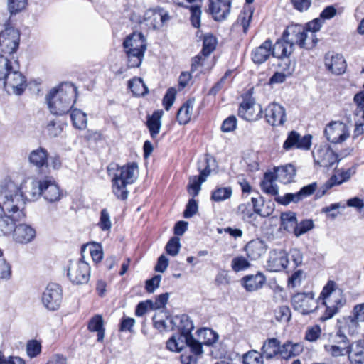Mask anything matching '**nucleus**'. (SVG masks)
Segmentation results:
<instances>
[{
	"instance_id": "f257e3e1",
	"label": "nucleus",
	"mask_w": 364,
	"mask_h": 364,
	"mask_svg": "<svg viewBox=\"0 0 364 364\" xmlns=\"http://www.w3.org/2000/svg\"><path fill=\"white\" fill-rule=\"evenodd\" d=\"M2 205L0 210L6 214L0 216V237L13 235L16 223L26 216L23 208L25 200L18 186L11 180L6 179L1 185Z\"/></svg>"
},
{
	"instance_id": "f03ea898",
	"label": "nucleus",
	"mask_w": 364,
	"mask_h": 364,
	"mask_svg": "<svg viewBox=\"0 0 364 364\" xmlns=\"http://www.w3.org/2000/svg\"><path fill=\"white\" fill-rule=\"evenodd\" d=\"M18 190L22 193L25 200L36 201L42 196L46 202L54 203L58 202L63 196V190L56 181L50 177L39 180L28 178L23 181Z\"/></svg>"
},
{
	"instance_id": "7ed1b4c3",
	"label": "nucleus",
	"mask_w": 364,
	"mask_h": 364,
	"mask_svg": "<svg viewBox=\"0 0 364 364\" xmlns=\"http://www.w3.org/2000/svg\"><path fill=\"white\" fill-rule=\"evenodd\" d=\"M77 96V87L72 83H62L53 88L46 96V101L51 113L63 115L73 107Z\"/></svg>"
},
{
	"instance_id": "20e7f679",
	"label": "nucleus",
	"mask_w": 364,
	"mask_h": 364,
	"mask_svg": "<svg viewBox=\"0 0 364 364\" xmlns=\"http://www.w3.org/2000/svg\"><path fill=\"white\" fill-rule=\"evenodd\" d=\"M188 347L191 353H184L181 355L182 364H196L198 356L203 353L201 343L193 336H186L180 332L171 336L166 342V348L171 351L180 352Z\"/></svg>"
},
{
	"instance_id": "39448f33",
	"label": "nucleus",
	"mask_w": 364,
	"mask_h": 364,
	"mask_svg": "<svg viewBox=\"0 0 364 364\" xmlns=\"http://www.w3.org/2000/svg\"><path fill=\"white\" fill-rule=\"evenodd\" d=\"M138 176V166L132 162L119 166L112 178L113 194L120 200H126L129 195L127 186L133 183Z\"/></svg>"
},
{
	"instance_id": "423d86ee",
	"label": "nucleus",
	"mask_w": 364,
	"mask_h": 364,
	"mask_svg": "<svg viewBox=\"0 0 364 364\" xmlns=\"http://www.w3.org/2000/svg\"><path fill=\"white\" fill-rule=\"evenodd\" d=\"M319 299L326 306V310L320 318L323 321L331 318L346 303L342 289L332 280L328 281L323 287Z\"/></svg>"
},
{
	"instance_id": "0eeeda50",
	"label": "nucleus",
	"mask_w": 364,
	"mask_h": 364,
	"mask_svg": "<svg viewBox=\"0 0 364 364\" xmlns=\"http://www.w3.org/2000/svg\"><path fill=\"white\" fill-rule=\"evenodd\" d=\"M123 45L128 58V66L130 68L139 67L146 50L144 36L141 33H133L126 38Z\"/></svg>"
},
{
	"instance_id": "6e6552de",
	"label": "nucleus",
	"mask_w": 364,
	"mask_h": 364,
	"mask_svg": "<svg viewBox=\"0 0 364 364\" xmlns=\"http://www.w3.org/2000/svg\"><path fill=\"white\" fill-rule=\"evenodd\" d=\"M326 341H323L325 353L331 357L337 358L346 355L350 347V341L341 330L336 333L324 334Z\"/></svg>"
},
{
	"instance_id": "1a4fd4ad",
	"label": "nucleus",
	"mask_w": 364,
	"mask_h": 364,
	"mask_svg": "<svg viewBox=\"0 0 364 364\" xmlns=\"http://www.w3.org/2000/svg\"><path fill=\"white\" fill-rule=\"evenodd\" d=\"M283 37L292 46L298 45L300 48L309 49L314 47L317 40L313 33L308 35L306 29L301 25H291L288 26L283 33Z\"/></svg>"
},
{
	"instance_id": "9d476101",
	"label": "nucleus",
	"mask_w": 364,
	"mask_h": 364,
	"mask_svg": "<svg viewBox=\"0 0 364 364\" xmlns=\"http://www.w3.org/2000/svg\"><path fill=\"white\" fill-rule=\"evenodd\" d=\"M67 275L73 284H87L90 277V267L83 258L70 260Z\"/></svg>"
},
{
	"instance_id": "9b49d317",
	"label": "nucleus",
	"mask_w": 364,
	"mask_h": 364,
	"mask_svg": "<svg viewBox=\"0 0 364 364\" xmlns=\"http://www.w3.org/2000/svg\"><path fill=\"white\" fill-rule=\"evenodd\" d=\"M63 301V289L55 283L47 285L41 296L43 306L48 311H56L61 305Z\"/></svg>"
},
{
	"instance_id": "f8f14e48",
	"label": "nucleus",
	"mask_w": 364,
	"mask_h": 364,
	"mask_svg": "<svg viewBox=\"0 0 364 364\" xmlns=\"http://www.w3.org/2000/svg\"><path fill=\"white\" fill-rule=\"evenodd\" d=\"M294 309L302 314H309L318 308L313 292L298 293L291 298Z\"/></svg>"
},
{
	"instance_id": "ddd939ff",
	"label": "nucleus",
	"mask_w": 364,
	"mask_h": 364,
	"mask_svg": "<svg viewBox=\"0 0 364 364\" xmlns=\"http://www.w3.org/2000/svg\"><path fill=\"white\" fill-rule=\"evenodd\" d=\"M170 20L168 12L162 8L147 10L141 23H144L148 28L158 29L161 28Z\"/></svg>"
},
{
	"instance_id": "4468645a",
	"label": "nucleus",
	"mask_w": 364,
	"mask_h": 364,
	"mask_svg": "<svg viewBox=\"0 0 364 364\" xmlns=\"http://www.w3.org/2000/svg\"><path fill=\"white\" fill-rule=\"evenodd\" d=\"M6 91L8 93L21 95L26 87V80L21 73L11 70L3 79Z\"/></svg>"
},
{
	"instance_id": "2eb2a0df",
	"label": "nucleus",
	"mask_w": 364,
	"mask_h": 364,
	"mask_svg": "<svg viewBox=\"0 0 364 364\" xmlns=\"http://www.w3.org/2000/svg\"><path fill=\"white\" fill-rule=\"evenodd\" d=\"M211 161L215 163L213 159L206 158L203 162L205 168H203L200 165L198 166V169L200 172V176H194L190 178L188 185V191L191 196L195 197L199 193L201 189V184L205 181L206 178L210 174V163Z\"/></svg>"
},
{
	"instance_id": "dca6fc26",
	"label": "nucleus",
	"mask_w": 364,
	"mask_h": 364,
	"mask_svg": "<svg viewBox=\"0 0 364 364\" xmlns=\"http://www.w3.org/2000/svg\"><path fill=\"white\" fill-rule=\"evenodd\" d=\"M327 139L333 144L344 141L349 137V132L346 124L341 122H331L325 129Z\"/></svg>"
},
{
	"instance_id": "f3484780",
	"label": "nucleus",
	"mask_w": 364,
	"mask_h": 364,
	"mask_svg": "<svg viewBox=\"0 0 364 364\" xmlns=\"http://www.w3.org/2000/svg\"><path fill=\"white\" fill-rule=\"evenodd\" d=\"M36 236L34 228L26 223L16 225L12 235L15 242L26 245L31 242Z\"/></svg>"
},
{
	"instance_id": "a211bd4d",
	"label": "nucleus",
	"mask_w": 364,
	"mask_h": 364,
	"mask_svg": "<svg viewBox=\"0 0 364 364\" xmlns=\"http://www.w3.org/2000/svg\"><path fill=\"white\" fill-rule=\"evenodd\" d=\"M289 259L283 250H273L269 252L267 268L270 272H279L287 267Z\"/></svg>"
},
{
	"instance_id": "6ab92c4d",
	"label": "nucleus",
	"mask_w": 364,
	"mask_h": 364,
	"mask_svg": "<svg viewBox=\"0 0 364 364\" xmlns=\"http://www.w3.org/2000/svg\"><path fill=\"white\" fill-rule=\"evenodd\" d=\"M312 136L309 134L301 137L300 134L295 131L291 132L286 141L284 142L283 148L285 150L296 148L308 150L311 145Z\"/></svg>"
},
{
	"instance_id": "aec40b11",
	"label": "nucleus",
	"mask_w": 364,
	"mask_h": 364,
	"mask_svg": "<svg viewBox=\"0 0 364 364\" xmlns=\"http://www.w3.org/2000/svg\"><path fill=\"white\" fill-rule=\"evenodd\" d=\"M265 118L272 126H281L286 121L284 108L277 103H271L265 109Z\"/></svg>"
},
{
	"instance_id": "412c9836",
	"label": "nucleus",
	"mask_w": 364,
	"mask_h": 364,
	"mask_svg": "<svg viewBox=\"0 0 364 364\" xmlns=\"http://www.w3.org/2000/svg\"><path fill=\"white\" fill-rule=\"evenodd\" d=\"M262 114V109L260 105L250 100L241 103L238 110L239 116L250 122L259 119Z\"/></svg>"
},
{
	"instance_id": "4be33fe9",
	"label": "nucleus",
	"mask_w": 364,
	"mask_h": 364,
	"mask_svg": "<svg viewBox=\"0 0 364 364\" xmlns=\"http://www.w3.org/2000/svg\"><path fill=\"white\" fill-rule=\"evenodd\" d=\"M317 188V183H312L304 186L301 190L295 193H286L283 198H278L277 203L284 205H289L291 202L298 203L303 198L312 195Z\"/></svg>"
},
{
	"instance_id": "5701e85b",
	"label": "nucleus",
	"mask_w": 364,
	"mask_h": 364,
	"mask_svg": "<svg viewBox=\"0 0 364 364\" xmlns=\"http://www.w3.org/2000/svg\"><path fill=\"white\" fill-rule=\"evenodd\" d=\"M315 162L323 167H331L338 161V156L329 147L320 146L313 152Z\"/></svg>"
},
{
	"instance_id": "b1692460",
	"label": "nucleus",
	"mask_w": 364,
	"mask_h": 364,
	"mask_svg": "<svg viewBox=\"0 0 364 364\" xmlns=\"http://www.w3.org/2000/svg\"><path fill=\"white\" fill-rule=\"evenodd\" d=\"M325 65L328 70L336 75L345 73L346 63L343 55L335 53H327L325 56Z\"/></svg>"
},
{
	"instance_id": "393cba45",
	"label": "nucleus",
	"mask_w": 364,
	"mask_h": 364,
	"mask_svg": "<svg viewBox=\"0 0 364 364\" xmlns=\"http://www.w3.org/2000/svg\"><path fill=\"white\" fill-rule=\"evenodd\" d=\"M209 9L215 21H222L226 18L230 11V2L229 0H209Z\"/></svg>"
},
{
	"instance_id": "a878e982",
	"label": "nucleus",
	"mask_w": 364,
	"mask_h": 364,
	"mask_svg": "<svg viewBox=\"0 0 364 364\" xmlns=\"http://www.w3.org/2000/svg\"><path fill=\"white\" fill-rule=\"evenodd\" d=\"M272 41L268 39L252 51V60L256 64H262L272 55Z\"/></svg>"
},
{
	"instance_id": "bb28decb",
	"label": "nucleus",
	"mask_w": 364,
	"mask_h": 364,
	"mask_svg": "<svg viewBox=\"0 0 364 364\" xmlns=\"http://www.w3.org/2000/svg\"><path fill=\"white\" fill-rule=\"evenodd\" d=\"M277 180L274 173L272 172H267L264 174V178L262 181L260 186L262 190L267 194L274 196L275 201L277 202L278 198H283L284 196L279 195V188L275 183Z\"/></svg>"
},
{
	"instance_id": "cd10ccee",
	"label": "nucleus",
	"mask_w": 364,
	"mask_h": 364,
	"mask_svg": "<svg viewBox=\"0 0 364 364\" xmlns=\"http://www.w3.org/2000/svg\"><path fill=\"white\" fill-rule=\"evenodd\" d=\"M242 285L247 291H255L261 289L266 282V277L261 272L244 277Z\"/></svg>"
},
{
	"instance_id": "c85d7f7f",
	"label": "nucleus",
	"mask_w": 364,
	"mask_h": 364,
	"mask_svg": "<svg viewBox=\"0 0 364 364\" xmlns=\"http://www.w3.org/2000/svg\"><path fill=\"white\" fill-rule=\"evenodd\" d=\"M360 322H364V304L356 305L353 309V315L346 318V327H348L350 334L356 332Z\"/></svg>"
},
{
	"instance_id": "c756f323",
	"label": "nucleus",
	"mask_w": 364,
	"mask_h": 364,
	"mask_svg": "<svg viewBox=\"0 0 364 364\" xmlns=\"http://www.w3.org/2000/svg\"><path fill=\"white\" fill-rule=\"evenodd\" d=\"M279 182L287 184L294 181L296 176V169L291 164L277 167L272 172Z\"/></svg>"
},
{
	"instance_id": "7c9ffc66",
	"label": "nucleus",
	"mask_w": 364,
	"mask_h": 364,
	"mask_svg": "<svg viewBox=\"0 0 364 364\" xmlns=\"http://www.w3.org/2000/svg\"><path fill=\"white\" fill-rule=\"evenodd\" d=\"M347 355L352 364H364V341L350 343Z\"/></svg>"
},
{
	"instance_id": "2f4dec72",
	"label": "nucleus",
	"mask_w": 364,
	"mask_h": 364,
	"mask_svg": "<svg viewBox=\"0 0 364 364\" xmlns=\"http://www.w3.org/2000/svg\"><path fill=\"white\" fill-rule=\"evenodd\" d=\"M245 250L248 257L252 260H256L266 252L267 247L262 240H253L245 245Z\"/></svg>"
},
{
	"instance_id": "473e14b6",
	"label": "nucleus",
	"mask_w": 364,
	"mask_h": 364,
	"mask_svg": "<svg viewBox=\"0 0 364 364\" xmlns=\"http://www.w3.org/2000/svg\"><path fill=\"white\" fill-rule=\"evenodd\" d=\"M302 351L303 346L300 343L287 341L282 346L280 345L279 356L283 359H289L299 355Z\"/></svg>"
},
{
	"instance_id": "72a5a7b5",
	"label": "nucleus",
	"mask_w": 364,
	"mask_h": 364,
	"mask_svg": "<svg viewBox=\"0 0 364 364\" xmlns=\"http://www.w3.org/2000/svg\"><path fill=\"white\" fill-rule=\"evenodd\" d=\"M272 55L274 57L282 58L284 57H289L293 52V48L289 44L284 37L277 40L274 46L272 45Z\"/></svg>"
},
{
	"instance_id": "f704fd0d",
	"label": "nucleus",
	"mask_w": 364,
	"mask_h": 364,
	"mask_svg": "<svg viewBox=\"0 0 364 364\" xmlns=\"http://www.w3.org/2000/svg\"><path fill=\"white\" fill-rule=\"evenodd\" d=\"M280 342L277 338H269L264 341L262 347V354L267 359L279 356Z\"/></svg>"
},
{
	"instance_id": "c9c22d12",
	"label": "nucleus",
	"mask_w": 364,
	"mask_h": 364,
	"mask_svg": "<svg viewBox=\"0 0 364 364\" xmlns=\"http://www.w3.org/2000/svg\"><path fill=\"white\" fill-rule=\"evenodd\" d=\"M194 99L188 100L178 109L177 120L180 124H186L191 119L194 107Z\"/></svg>"
},
{
	"instance_id": "e433bc0d",
	"label": "nucleus",
	"mask_w": 364,
	"mask_h": 364,
	"mask_svg": "<svg viewBox=\"0 0 364 364\" xmlns=\"http://www.w3.org/2000/svg\"><path fill=\"white\" fill-rule=\"evenodd\" d=\"M162 110L155 111L152 115L149 116L147 119V127L149 128L151 136L155 139L159 134L161 127Z\"/></svg>"
},
{
	"instance_id": "4c0bfd02",
	"label": "nucleus",
	"mask_w": 364,
	"mask_h": 364,
	"mask_svg": "<svg viewBox=\"0 0 364 364\" xmlns=\"http://www.w3.org/2000/svg\"><path fill=\"white\" fill-rule=\"evenodd\" d=\"M29 161L37 168H41L48 163V153L43 148H38L31 152Z\"/></svg>"
},
{
	"instance_id": "58836bf2",
	"label": "nucleus",
	"mask_w": 364,
	"mask_h": 364,
	"mask_svg": "<svg viewBox=\"0 0 364 364\" xmlns=\"http://www.w3.org/2000/svg\"><path fill=\"white\" fill-rule=\"evenodd\" d=\"M73 125L79 129H85L87 124V114L78 109H73L70 114Z\"/></svg>"
},
{
	"instance_id": "ea45409f",
	"label": "nucleus",
	"mask_w": 364,
	"mask_h": 364,
	"mask_svg": "<svg viewBox=\"0 0 364 364\" xmlns=\"http://www.w3.org/2000/svg\"><path fill=\"white\" fill-rule=\"evenodd\" d=\"M281 225L287 231H295L297 220L296 214L293 212H286L281 214Z\"/></svg>"
},
{
	"instance_id": "a19ab883",
	"label": "nucleus",
	"mask_w": 364,
	"mask_h": 364,
	"mask_svg": "<svg viewBox=\"0 0 364 364\" xmlns=\"http://www.w3.org/2000/svg\"><path fill=\"white\" fill-rule=\"evenodd\" d=\"M232 194L231 187H218L212 192L211 199L215 202H221L230 198Z\"/></svg>"
},
{
	"instance_id": "79ce46f5",
	"label": "nucleus",
	"mask_w": 364,
	"mask_h": 364,
	"mask_svg": "<svg viewBox=\"0 0 364 364\" xmlns=\"http://www.w3.org/2000/svg\"><path fill=\"white\" fill-rule=\"evenodd\" d=\"M129 87L137 96H143L148 92V88L141 78H134L129 82Z\"/></svg>"
},
{
	"instance_id": "37998d69",
	"label": "nucleus",
	"mask_w": 364,
	"mask_h": 364,
	"mask_svg": "<svg viewBox=\"0 0 364 364\" xmlns=\"http://www.w3.org/2000/svg\"><path fill=\"white\" fill-rule=\"evenodd\" d=\"M28 5V0H7V9L11 15L23 11Z\"/></svg>"
},
{
	"instance_id": "c03bdc74",
	"label": "nucleus",
	"mask_w": 364,
	"mask_h": 364,
	"mask_svg": "<svg viewBox=\"0 0 364 364\" xmlns=\"http://www.w3.org/2000/svg\"><path fill=\"white\" fill-rule=\"evenodd\" d=\"M243 364H263V355L256 350H250L242 356Z\"/></svg>"
},
{
	"instance_id": "a18cd8bd",
	"label": "nucleus",
	"mask_w": 364,
	"mask_h": 364,
	"mask_svg": "<svg viewBox=\"0 0 364 364\" xmlns=\"http://www.w3.org/2000/svg\"><path fill=\"white\" fill-rule=\"evenodd\" d=\"M176 320L180 321L178 331L186 336H192L191 331L193 329V324L192 321H191L189 318L185 315L182 316L181 318L176 317L175 321Z\"/></svg>"
},
{
	"instance_id": "49530a36",
	"label": "nucleus",
	"mask_w": 364,
	"mask_h": 364,
	"mask_svg": "<svg viewBox=\"0 0 364 364\" xmlns=\"http://www.w3.org/2000/svg\"><path fill=\"white\" fill-rule=\"evenodd\" d=\"M216 44L217 41L213 36L205 35L203 38V55L208 56L215 49Z\"/></svg>"
},
{
	"instance_id": "de8ad7c7",
	"label": "nucleus",
	"mask_w": 364,
	"mask_h": 364,
	"mask_svg": "<svg viewBox=\"0 0 364 364\" xmlns=\"http://www.w3.org/2000/svg\"><path fill=\"white\" fill-rule=\"evenodd\" d=\"M97 225L102 231H110L112 224L110 215L106 208H104L101 210L100 220Z\"/></svg>"
},
{
	"instance_id": "09e8293b",
	"label": "nucleus",
	"mask_w": 364,
	"mask_h": 364,
	"mask_svg": "<svg viewBox=\"0 0 364 364\" xmlns=\"http://www.w3.org/2000/svg\"><path fill=\"white\" fill-rule=\"evenodd\" d=\"M253 11L250 9L242 10L238 16L237 23L242 26L245 33L248 30L250 23L252 20Z\"/></svg>"
},
{
	"instance_id": "8fccbe9b",
	"label": "nucleus",
	"mask_w": 364,
	"mask_h": 364,
	"mask_svg": "<svg viewBox=\"0 0 364 364\" xmlns=\"http://www.w3.org/2000/svg\"><path fill=\"white\" fill-rule=\"evenodd\" d=\"M250 267V263L243 256L235 257L231 262V267L235 272L245 270Z\"/></svg>"
},
{
	"instance_id": "3c124183",
	"label": "nucleus",
	"mask_w": 364,
	"mask_h": 364,
	"mask_svg": "<svg viewBox=\"0 0 364 364\" xmlns=\"http://www.w3.org/2000/svg\"><path fill=\"white\" fill-rule=\"evenodd\" d=\"M321 328L319 325L309 327L305 333V339L310 342L316 341L321 336Z\"/></svg>"
},
{
	"instance_id": "603ef678",
	"label": "nucleus",
	"mask_w": 364,
	"mask_h": 364,
	"mask_svg": "<svg viewBox=\"0 0 364 364\" xmlns=\"http://www.w3.org/2000/svg\"><path fill=\"white\" fill-rule=\"evenodd\" d=\"M181 247L180 239L173 237L168 242L166 245V252L171 256H176Z\"/></svg>"
},
{
	"instance_id": "864d4df0",
	"label": "nucleus",
	"mask_w": 364,
	"mask_h": 364,
	"mask_svg": "<svg viewBox=\"0 0 364 364\" xmlns=\"http://www.w3.org/2000/svg\"><path fill=\"white\" fill-rule=\"evenodd\" d=\"M199 335L203 336L205 338L203 343L205 345H212L218 339V335L210 328H204L199 331Z\"/></svg>"
},
{
	"instance_id": "5fc2aeb1",
	"label": "nucleus",
	"mask_w": 364,
	"mask_h": 364,
	"mask_svg": "<svg viewBox=\"0 0 364 364\" xmlns=\"http://www.w3.org/2000/svg\"><path fill=\"white\" fill-rule=\"evenodd\" d=\"M153 319L155 327L161 331L168 330V328L173 329L176 325V321L172 318H166V320H158L156 316H154Z\"/></svg>"
},
{
	"instance_id": "6e6d98bb",
	"label": "nucleus",
	"mask_w": 364,
	"mask_h": 364,
	"mask_svg": "<svg viewBox=\"0 0 364 364\" xmlns=\"http://www.w3.org/2000/svg\"><path fill=\"white\" fill-rule=\"evenodd\" d=\"M279 65L283 73L290 76L295 70V62L291 61L288 57L282 58Z\"/></svg>"
},
{
	"instance_id": "4d7b16f0",
	"label": "nucleus",
	"mask_w": 364,
	"mask_h": 364,
	"mask_svg": "<svg viewBox=\"0 0 364 364\" xmlns=\"http://www.w3.org/2000/svg\"><path fill=\"white\" fill-rule=\"evenodd\" d=\"M11 62L7 56L0 55V80L5 78L6 75L12 70Z\"/></svg>"
},
{
	"instance_id": "13d9d810",
	"label": "nucleus",
	"mask_w": 364,
	"mask_h": 364,
	"mask_svg": "<svg viewBox=\"0 0 364 364\" xmlns=\"http://www.w3.org/2000/svg\"><path fill=\"white\" fill-rule=\"evenodd\" d=\"M343 183L342 179H339V177L337 176H333L318 191L316 195L318 197L323 196L326 192L331 188L335 185H340Z\"/></svg>"
},
{
	"instance_id": "bf43d9fd",
	"label": "nucleus",
	"mask_w": 364,
	"mask_h": 364,
	"mask_svg": "<svg viewBox=\"0 0 364 364\" xmlns=\"http://www.w3.org/2000/svg\"><path fill=\"white\" fill-rule=\"evenodd\" d=\"M314 227L313 221L311 220H305L301 222L299 224H296L294 234L296 237H299L301 235L306 233L309 230H311Z\"/></svg>"
},
{
	"instance_id": "052dcab7",
	"label": "nucleus",
	"mask_w": 364,
	"mask_h": 364,
	"mask_svg": "<svg viewBox=\"0 0 364 364\" xmlns=\"http://www.w3.org/2000/svg\"><path fill=\"white\" fill-rule=\"evenodd\" d=\"M176 90L173 87L168 89L163 99V105L166 110H168L173 105L176 98Z\"/></svg>"
},
{
	"instance_id": "680f3d73",
	"label": "nucleus",
	"mask_w": 364,
	"mask_h": 364,
	"mask_svg": "<svg viewBox=\"0 0 364 364\" xmlns=\"http://www.w3.org/2000/svg\"><path fill=\"white\" fill-rule=\"evenodd\" d=\"M41 350V346L40 343L37 341H30L28 342L26 346L27 355L30 358H34L37 356Z\"/></svg>"
},
{
	"instance_id": "e2e57ef3",
	"label": "nucleus",
	"mask_w": 364,
	"mask_h": 364,
	"mask_svg": "<svg viewBox=\"0 0 364 364\" xmlns=\"http://www.w3.org/2000/svg\"><path fill=\"white\" fill-rule=\"evenodd\" d=\"M11 275L10 264L0 256V279H9Z\"/></svg>"
},
{
	"instance_id": "0e129e2a",
	"label": "nucleus",
	"mask_w": 364,
	"mask_h": 364,
	"mask_svg": "<svg viewBox=\"0 0 364 364\" xmlns=\"http://www.w3.org/2000/svg\"><path fill=\"white\" fill-rule=\"evenodd\" d=\"M103 319L100 315H95L88 323V329L90 331H96L103 328Z\"/></svg>"
},
{
	"instance_id": "69168bd1",
	"label": "nucleus",
	"mask_w": 364,
	"mask_h": 364,
	"mask_svg": "<svg viewBox=\"0 0 364 364\" xmlns=\"http://www.w3.org/2000/svg\"><path fill=\"white\" fill-rule=\"evenodd\" d=\"M198 203L193 198L190 199L186 205V210L183 213V216L186 218H189L193 216L198 212Z\"/></svg>"
},
{
	"instance_id": "338daca9",
	"label": "nucleus",
	"mask_w": 364,
	"mask_h": 364,
	"mask_svg": "<svg viewBox=\"0 0 364 364\" xmlns=\"http://www.w3.org/2000/svg\"><path fill=\"white\" fill-rule=\"evenodd\" d=\"M323 21L321 18H315L313 21L309 22L306 24V27H305L308 35L311 36V33H313L315 36L314 33L320 30Z\"/></svg>"
},
{
	"instance_id": "774afa93",
	"label": "nucleus",
	"mask_w": 364,
	"mask_h": 364,
	"mask_svg": "<svg viewBox=\"0 0 364 364\" xmlns=\"http://www.w3.org/2000/svg\"><path fill=\"white\" fill-rule=\"evenodd\" d=\"M237 119L235 116H230L223 122L221 129L223 132H230L235 129Z\"/></svg>"
}]
</instances>
